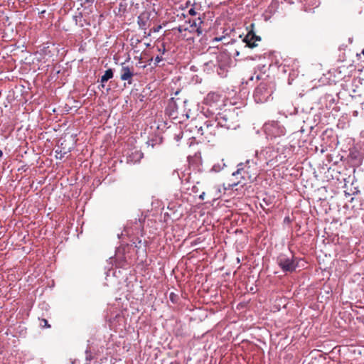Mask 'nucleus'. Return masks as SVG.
<instances>
[{
  "mask_svg": "<svg viewBox=\"0 0 364 364\" xmlns=\"http://www.w3.org/2000/svg\"><path fill=\"white\" fill-rule=\"evenodd\" d=\"M292 255L288 256L284 254H281L277 257V264L283 270V272H293L295 270L296 263L293 259Z\"/></svg>",
  "mask_w": 364,
  "mask_h": 364,
  "instance_id": "1",
  "label": "nucleus"
},
{
  "mask_svg": "<svg viewBox=\"0 0 364 364\" xmlns=\"http://www.w3.org/2000/svg\"><path fill=\"white\" fill-rule=\"evenodd\" d=\"M198 133L210 142L215 134V127L209 123H205L203 126L198 128Z\"/></svg>",
  "mask_w": 364,
  "mask_h": 364,
  "instance_id": "2",
  "label": "nucleus"
},
{
  "mask_svg": "<svg viewBox=\"0 0 364 364\" xmlns=\"http://www.w3.org/2000/svg\"><path fill=\"white\" fill-rule=\"evenodd\" d=\"M267 85L261 83L257 87L255 88L254 92V98L256 102H263L267 100L269 96Z\"/></svg>",
  "mask_w": 364,
  "mask_h": 364,
  "instance_id": "3",
  "label": "nucleus"
},
{
  "mask_svg": "<svg viewBox=\"0 0 364 364\" xmlns=\"http://www.w3.org/2000/svg\"><path fill=\"white\" fill-rule=\"evenodd\" d=\"M134 75V68L127 65H122L120 70V79L123 81H127L129 85L132 83V77Z\"/></svg>",
  "mask_w": 364,
  "mask_h": 364,
  "instance_id": "4",
  "label": "nucleus"
},
{
  "mask_svg": "<svg viewBox=\"0 0 364 364\" xmlns=\"http://www.w3.org/2000/svg\"><path fill=\"white\" fill-rule=\"evenodd\" d=\"M220 96L218 93L210 92L209 94H208L205 100L207 104H212L218 102L220 100Z\"/></svg>",
  "mask_w": 364,
  "mask_h": 364,
  "instance_id": "5",
  "label": "nucleus"
},
{
  "mask_svg": "<svg viewBox=\"0 0 364 364\" xmlns=\"http://www.w3.org/2000/svg\"><path fill=\"white\" fill-rule=\"evenodd\" d=\"M237 167H238L237 170L232 173V176H235L237 178L238 176H240L241 178H245V174L248 175V171H245V169L243 168V164H240L237 166Z\"/></svg>",
  "mask_w": 364,
  "mask_h": 364,
  "instance_id": "6",
  "label": "nucleus"
},
{
  "mask_svg": "<svg viewBox=\"0 0 364 364\" xmlns=\"http://www.w3.org/2000/svg\"><path fill=\"white\" fill-rule=\"evenodd\" d=\"M113 77V71L112 69H108L105 71V74L101 77L102 87H104V83Z\"/></svg>",
  "mask_w": 364,
  "mask_h": 364,
  "instance_id": "7",
  "label": "nucleus"
},
{
  "mask_svg": "<svg viewBox=\"0 0 364 364\" xmlns=\"http://www.w3.org/2000/svg\"><path fill=\"white\" fill-rule=\"evenodd\" d=\"M229 63H218L217 72L219 75L225 76L226 75Z\"/></svg>",
  "mask_w": 364,
  "mask_h": 364,
  "instance_id": "8",
  "label": "nucleus"
},
{
  "mask_svg": "<svg viewBox=\"0 0 364 364\" xmlns=\"http://www.w3.org/2000/svg\"><path fill=\"white\" fill-rule=\"evenodd\" d=\"M216 59L217 63H230V58L226 53H220Z\"/></svg>",
  "mask_w": 364,
  "mask_h": 364,
  "instance_id": "9",
  "label": "nucleus"
},
{
  "mask_svg": "<svg viewBox=\"0 0 364 364\" xmlns=\"http://www.w3.org/2000/svg\"><path fill=\"white\" fill-rule=\"evenodd\" d=\"M253 26H254V24L252 23V48H253L254 47L257 46L255 43V41H261V37L257 36L255 33V32L253 31Z\"/></svg>",
  "mask_w": 364,
  "mask_h": 364,
  "instance_id": "10",
  "label": "nucleus"
},
{
  "mask_svg": "<svg viewBox=\"0 0 364 364\" xmlns=\"http://www.w3.org/2000/svg\"><path fill=\"white\" fill-rule=\"evenodd\" d=\"M132 154H134L135 159H132L131 156H130L129 160L131 161H134L135 162L139 161L143 157V154L138 151H136Z\"/></svg>",
  "mask_w": 364,
  "mask_h": 364,
  "instance_id": "11",
  "label": "nucleus"
},
{
  "mask_svg": "<svg viewBox=\"0 0 364 364\" xmlns=\"http://www.w3.org/2000/svg\"><path fill=\"white\" fill-rule=\"evenodd\" d=\"M250 31L247 32L245 38L243 39V42L245 43V48H250Z\"/></svg>",
  "mask_w": 364,
  "mask_h": 364,
  "instance_id": "12",
  "label": "nucleus"
},
{
  "mask_svg": "<svg viewBox=\"0 0 364 364\" xmlns=\"http://www.w3.org/2000/svg\"><path fill=\"white\" fill-rule=\"evenodd\" d=\"M85 353H86V360H87V363H85V364H90L89 362L92 359L91 352L89 350H86Z\"/></svg>",
  "mask_w": 364,
  "mask_h": 364,
  "instance_id": "13",
  "label": "nucleus"
},
{
  "mask_svg": "<svg viewBox=\"0 0 364 364\" xmlns=\"http://www.w3.org/2000/svg\"><path fill=\"white\" fill-rule=\"evenodd\" d=\"M40 325L43 327L50 328V325L48 323V321L46 319H41Z\"/></svg>",
  "mask_w": 364,
  "mask_h": 364,
  "instance_id": "14",
  "label": "nucleus"
},
{
  "mask_svg": "<svg viewBox=\"0 0 364 364\" xmlns=\"http://www.w3.org/2000/svg\"><path fill=\"white\" fill-rule=\"evenodd\" d=\"M163 58L161 56H159L157 55L156 58H155V63H160L161 61H162Z\"/></svg>",
  "mask_w": 364,
  "mask_h": 364,
  "instance_id": "15",
  "label": "nucleus"
},
{
  "mask_svg": "<svg viewBox=\"0 0 364 364\" xmlns=\"http://www.w3.org/2000/svg\"><path fill=\"white\" fill-rule=\"evenodd\" d=\"M205 66H210V67H211V65H214V66H215V63H214L213 61H209V62L206 63L205 64Z\"/></svg>",
  "mask_w": 364,
  "mask_h": 364,
  "instance_id": "16",
  "label": "nucleus"
},
{
  "mask_svg": "<svg viewBox=\"0 0 364 364\" xmlns=\"http://www.w3.org/2000/svg\"><path fill=\"white\" fill-rule=\"evenodd\" d=\"M189 14L192 16L195 15L196 14V11H194V9H191L189 10Z\"/></svg>",
  "mask_w": 364,
  "mask_h": 364,
  "instance_id": "17",
  "label": "nucleus"
},
{
  "mask_svg": "<svg viewBox=\"0 0 364 364\" xmlns=\"http://www.w3.org/2000/svg\"><path fill=\"white\" fill-rule=\"evenodd\" d=\"M204 197H205V193L203 192L200 196H199V198L201 199V200H204Z\"/></svg>",
  "mask_w": 364,
  "mask_h": 364,
  "instance_id": "18",
  "label": "nucleus"
},
{
  "mask_svg": "<svg viewBox=\"0 0 364 364\" xmlns=\"http://www.w3.org/2000/svg\"><path fill=\"white\" fill-rule=\"evenodd\" d=\"M161 26H159L157 28H154V32H157V31H159V29H161Z\"/></svg>",
  "mask_w": 364,
  "mask_h": 364,
  "instance_id": "19",
  "label": "nucleus"
},
{
  "mask_svg": "<svg viewBox=\"0 0 364 364\" xmlns=\"http://www.w3.org/2000/svg\"><path fill=\"white\" fill-rule=\"evenodd\" d=\"M159 51H162V53H164L165 52V48H164L163 49H159Z\"/></svg>",
  "mask_w": 364,
  "mask_h": 364,
  "instance_id": "20",
  "label": "nucleus"
},
{
  "mask_svg": "<svg viewBox=\"0 0 364 364\" xmlns=\"http://www.w3.org/2000/svg\"><path fill=\"white\" fill-rule=\"evenodd\" d=\"M159 51H162V53H164L165 52V48H164L163 49H159Z\"/></svg>",
  "mask_w": 364,
  "mask_h": 364,
  "instance_id": "21",
  "label": "nucleus"
},
{
  "mask_svg": "<svg viewBox=\"0 0 364 364\" xmlns=\"http://www.w3.org/2000/svg\"><path fill=\"white\" fill-rule=\"evenodd\" d=\"M159 51H162V53H164L165 52V48H164L163 49H159Z\"/></svg>",
  "mask_w": 364,
  "mask_h": 364,
  "instance_id": "22",
  "label": "nucleus"
},
{
  "mask_svg": "<svg viewBox=\"0 0 364 364\" xmlns=\"http://www.w3.org/2000/svg\"><path fill=\"white\" fill-rule=\"evenodd\" d=\"M241 183V181H238L237 183H233V185H236V184H237V183Z\"/></svg>",
  "mask_w": 364,
  "mask_h": 364,
  "instance_id": "23",
  "label": "nucleus"
},
{
  "mask_svg": "<svg viewBox=\"0 0 364 364\" xmlns=\"http://www.w3.org/2000/svg\"><path fill=\"white\" fill-rule=\"evenodd\" d=\"M2 155H3V152H2V151H1V150H0V157H1V156H2Z\"/></svg>",
  "mask_w": 364,
  "mask_h": 364,
  "instance_id": "24",
  "label": "nucleus"
}]
</instances>
